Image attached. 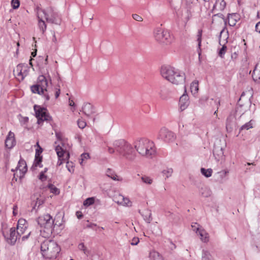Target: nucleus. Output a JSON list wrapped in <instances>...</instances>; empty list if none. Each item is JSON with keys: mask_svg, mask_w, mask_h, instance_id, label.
Returning <instances> with one entry per match:
<instances>
[{"mask_svg": "<svg viewBox=\"0 0 260 260\" xmlns=\"http://www.w3.org/2000/svg\"><path fill=\"white\" fill-rule=\"evenodd\" d=\"M134 147L142 156L152 158L156 155V148L154 142L145 138H138L133 143Z\"/></svg>", "mask_w": 260, "mask_h": 260, "instance_id": "nucleus-1", "label": "nucleus"}, {"mask_svg": "<svg viewBox=\"0 0 260 260\" xmlns=\"http://www.w3.org/2000/svg\"><path fill=\"white\" fill-rule=\"evenodd\" d=\"M116 152L120 156L129 161L136 158V154L133 146L123 139L116 140L113 143Z\"/></svg>", "mask_w": 260, "mask_h": 260, "instance_id": "nucleus-2", "label": "nucleus"}, {"mask_svg": "<svg viewBox=\"0 0 260 260\" xmlns=\"http://www.w3.org/2000/svg\"><path fill=\"white\" fill-rule=\"evenodd\" d=\"M160 73L163 78L176 85L183 83L185 79L184 73L170 66H162Z\"/></svg>", "mask_w": 260, "mask_h": 260, "instance_id": "nucleus-3", "label": "nucleus"}, {"mask_svg": "<svg viewBox=\"0 0 260 260\" xmlns=\"http://www.w3.org/2000/svg\"><path fill=\"white\" fill-rule=\"evenodd\" d=\"M41 250L44 257L51 259L57 257L60 251V248L55 241L47 240L42 243Z\"/></svg>", "mask_w": 260, "mask_h": 260, "instance_id": "nucleus-4", "label": "nucleus"}, {"mask_svg": "<svg viewBox=\"0 0 260 260\" xmlns=\"http://www.w3.org/2000/svg\"><path fill=\"white\" fill-rule=\"evenodd\" d=\"M48 86V82L46 78L44 75H40L38 78L37 84L32 85L30 89L32 93L43 95L46 101H49L50 96L46 93Z\"/></svg>", "mask_w": 260, "mask_h": 260, "instance_id": "nucleus-5", "label": "nucleus"}, {"mask_svg": "<svg viewBox=\"0 0 260 260\" xmlns=\"http://www.w3.org/2000/svg\"><path fill=\"white\" fill-rule=\"evenodd\" d=\"M38 12L43 15L47 22L60 24V19L57 13L54 11L52 8L48 7L45 9H40Z\"/></svg>", "mask_w": 260, "mask_h": 260, "instance_id": "nucleus-6", "label": "nucleus"}, {"mask_svg": "<svg viewBox=\"0 0 260 260\" xmlns=\"http://www.w3.org/2000/svg\"><path fill=\"white\" fill-rule=\"evenodd\" d=\"M153 36L156 41L162 44H168L171 43L172 41L169 31L164 29L160 26L154 29Z\"/></svg>", "mask_w": 260, "mask_h": 260, "instance_id": "nucleus-7", "label": "nucleus"}, {"mask_svg": "<svg viewBox=\"0 0 260 260\" xmlns=\"http://www.w3.org/2000/svg\"><path fill=\"white\" fill-rule=\"evenodd\" d=\"M37 222L41 227H44L46 229L48 234L52 233L55 226L54 219L50 214H46L40 216L37 219Z\"/></svg>", "mask_w": 260, "mask_h": 260, "instance_id": "nucleus-8", "label": "nucleus"}, {"mask_svg": "<svg viewBox=\"0 0 260 260\" xmlns=\"http://www.w3.org/2000/svg\"><path fill=\"white\" fill-rule=\"evenodd\" d=\"M157 138L165 142H172L175 140L176 136L172 132L166 127H162L159 131Z\"/></svg>", "mask_w": 260, "mask_h": 260, "instance_id": "nucleus-9", "label": "nucleus"}, {"mask_svg": "<svg viewBox=\"0 0 260 260\" xmlns=\"http://www.w3.org/2000/svg\"><path fill=\"white\" fill-rule=\"evenodd\" d=\"M29 71V69L27 64H19L14 70V73L19 80L22 81Z\"/></svg>", "mask_w": 260, "mask_h": 260, "instance_id": "nucleus-10", "label": "nucleus"}, {"mask_svg": "<svg viewBox=\"0 0 260 260\" xmlns=\"http://www.w3.org/2000/svg\"><path fill=\"white\" fill-rule=\"evenodd\" d=\"M3 236L6 241L11 245H14L19 236L17 235L15 228H12L9 232H4Z\"/></svg>", "mask_w": 260, "mask_h": 260, "instance_id": "nucleus-11", "label": "nucleus"}, {"mask_svg": "<svg viewBox=\"0 0 260 260\" xmlns=\"http://www.w3.org/2000/svg\"><path fill=\"white\" fill-rule=\"evenodd\" d=\"M34 110L35 111L36 116L38 118V124L42 123L45 120H48L49 115L46 113V109L42 108L40 106H34Z\"/></svg>", "mask_w": 260, "mask_h": 260, "instance_id": "nucleus-12", "label": "nucleus"}, {"mask_svg": "<svg viewBox=\"0 0 260 260\" xmlns=\"http://www.w3.org/2000/svg\"><path fill=\"white\" fill-rule=\"evenodd\" d=\"M55 150L58 158L57 165L60 166L62 164L64 160L69 158L70 154L63 148L62 146H60L59 144L55 146Z\"/></svg>", "mask_w": 260, "mask_h": 260, "instance_id": "nucleus-13", "label": "nucleus"}, {"mask_svg": "<svg viewBox=\"0 0 260 260\" xmlns=\"http://www.w3.org/2000/svg\"><path fill=\"white\" fill-rule=\"evenodd\" d=\"M27 170V165L25 161L23 159H20L18 161L17 167L15 169H12L11 171H19V179H21L23 177L25 173L26 172Z\"/></svg>", "mask_w": 260, "mask_h": 260, "instance_id": "nucleus-14", "label": "nucleus"}, {"mask_svg": "<svg viewBox=\"0 0 260 260\" xmlns=\"http://www.w3.org/2000/svg\"><path fill=\"white\" fill-rule=\"evenodd\" d=\"M186 91L185 90L183 94L180 98L179 100V106L180 109L181 111L186 109L189 105V97L188 95L186 94Z\"/></svg>", "mask_w": 260, "mask_h": 260, "instance_id": "nucleus-15", "label": "nucleus"}, {"mask_svg": "<svg viewBox=\"0 0 260 260\" xmlns=\"http://www.w3.org/2000/svg\"><path fill=\"white\" fill-rule=\"evenodd\" d=\"M6 147L9 149L12 148L15 145L14 134L10 132L5 140Z\"/></svg>", "mask_w": 260, "mask_h": 260, "instance_id": "nucleus-16", "label": "nucleus"}, {"mask_svg": "<svg viewBox=\"0 0 260 260\" xmlns=\"http://www.w3.org/2000/svg\"><path fill=\"white\" fill-rule=\"evenodd\" d=\"M83 113L88 117L95 112L93 107L90 103H85L82 108Z\"/></svg>", "mask_w": 260, "mask_h": 260, "instance_id": "nucleus-17", "label": "nucleus"}, {"mask_svg": "<svg viewBox=\"0 0 260 260\" xmlns=\"http://www.w3.org/2000/svg\"><path fill=\"white\" fill-rule=\"evenodd\" d=\"M196 233L200 236V239L203 242L207 243L209 241V235L205 230L197 228Z\"/></svg>", "mask_w": 260, "mask_h": 260, "instance_id": "nucleus-18", "label": "nucleus"}, {"mask_svg": "<svg viewBox=\"0 0 260 260\" xmlns=\"http://www.w3.org/2000/svg\"><path fill=\"white\" fill-rule=\"evenodd\" d=\"M213 152L215 158L218 160L223 156V148L222 146L215 145Z\"/></svg>", "mask_w": 260, "mask_h": 260, "instance_id": "nucleus-19", "label": "nucleus"}, {"mask_svg": "<svg viewBox=\"0 0 260 260\" xmlns=\"http://www.w3.org/2000/svg\"><path fill=\"white\" fill-rule=\"evenodd\" d=\"M45 201L44 198L42 197H37L36 199V201H33L31 203L32 206V209L31 211L33 210L37 211L39 207L44 204Z\"/></svg>", "mask_w": 260, "mask_h": 260, "instance_id": "nucleus-20", "label": "nucleus"}, {"mask_svg": "<svg viewBox=\"0 0 260 260\" xmlns=\"http://www.w3.org/2000/svg\"><path fill=\"white\" fill-rule=\"evenodd\" d=\"M38 25L41 31L44 33L46 29V25L44 21V18L39 12H38Z\"/></svg>", "mask_w": 260, "mask_h": 260, "instance_id": "nucleus-21", "label": "nucleus"}, {"mask_svg": "<svg viewBox=\"0 0 260 260\" xmlns=\"http://www.w3.org/2000/svg\"><path fill=\"white\" fill-rule=\"evenodd\" d=\"M170 92L171 90L168 87L166 86H162L160 87L159 95L161 99L166 100L167 99Z\"/></svg>", "mask_w": 260, "mask_h": 260, "instance_id": "nucleus-22", "label": "nucleus"}, {"mask_svg": "<svg viewBox=\"0 0 260 260\" xmlns=\"http://www.w3.org/2000/svg\"><path fill=\"white\" fill-rule=\"evenodd\" d=\"M252 78L255 82L260 80V63H257L252 73Z\"/></svg>", "mask_w": 260, "mask_h": 260, "instance_id": "nucleus-23", "label": "nucleus"}, {"mask_svg": "<svg viewBox=\"0 0 260 260\" xmlns=\"http://www.w3.org/2000/svg\"><path fill=\"white\" fill-rule=\"evenodd\" d=\"M226 3L224 0H217L213 6V11H222L224 9Z\"/></svg>", "mask_w": 260, "mask_h": 260, "instance_id": "nucleus-24", "label": "nucleus"}, {"mask_svg": "<svg viewBox=\"0 0 260 260\" xmlns=\"http://www.w3.org/2000/svg\"><path fill=\"white\" fill-rule=\"evenodd\" d=\"M139 212L142 215L144 219L148 223H150L152 220V218L151 217V211L148 209H146L143 212H141L140 210L139 211Z\"/></svg>", "mask_w": 260, "mask_h": 260, "instance_id": "nucleus-25", "label": "nucleus"}, {"mask_svg": "<svg viewBox=\"0 0 260 260\" xmlns=\"http://www.w3.org/2000/svg\"><path fill=\"white\" fill-rule=\"evenodd\" d=\"M254 124V121L253 120H250L249 121L246 122L240 127L239 129V132L240 133L243 130H248L253 128Z\"/></svg>", "mask_w": 260, "mask_h": 260, "instance_id": "nucleus-26", "label": "nucleus"}, {"mask_svg": "<svg viewBox=\"0 0 260 260\" xmlns=\"http://www.w3.org/2000/svg\"><path fill=\"white\" fill-rule=\"evenodd\" d=\"M235 120V117L233 115H230L226 119V128H232V126Z\"/></svg>", "mask_w": 260, "mask_h": 260, "instance_id": "nucleus-27", "label": "nucleus"}, {"mask_svg": "<svg viewBox=\"0 0 260 260\" xmlns=\"http://www.w3.org/2000/svg\"><path fill=\"white\" fill-rule=\"evenodd\" d=\"M150 260H162L161 256L155 251H151L149 253Z\"/></svg>", "mask_w": 260, "mask_h": 260, "instance_id": "nucleus-28", "label": "nucleus"}, {"mask_svg": "<svg viewBox=\"0 0 260 260\" xmlns=\"http://www.w3.org/2000/svg\"><path fill=\"white\" fill-rule=\"evenodd\" d=\"M199 90L198 81H193L190 84V91L192 94H196Z\"/></svg>", "mask_w": 260, "mask_h": 260, "instance_id": "nucleus-29", "label": "nucleus"}, {"mask_svg": "<svg viewBox=\"0 0 260 260\" xmlns=\"http://www.w3.org/2000/svg\"><path fill=\"white\" fill-rule=\"evenodd\" d=\"M228 173L229 171L225 170L218 172L217 173L218 181L221 182H222Z\"/></svg>", "mask_w": 260, "mask_h": 260, "instance_id": "nucleus-30", "label": "nucleus"}, {"mask_svg": "<svg viewBox=\"0 0 260 260\" xmlns=\"http://www.w3.org/2000/svg\"><path fill=\"white\" fill-rule=\"evenodd\" d=\"M106 175L111 178L113 180H119L117 178V176L115 174V172L111 169H108L106 172Z\"/></svg>", "mask_w": 260, "mask_h": 260, "instance_id": "nucleus-31", "label": "nucleus"}, {"mask_svg": "<svg viewBox=\"0 0 260 260\" xmlns=\"http://www.w3.org/2000/svg\"><path fill=\"white\" fill-rule=\"evenodd\" d=\"M202 260H213L210 253L207 250H202Z\"/></svg>", "mask_w": 260, "mask_h": 260, "instance_id": "nucleus-32", "label": "nucleus"}, {"mask_svg": "<svg viewBox=\"0 0 260 260\" xmlns=\"http://www.w3.org/2000/svg\"><path fill=\"white\" fill-rule=\"evenodd\" d=\"M201 172L206 177H210L212 176L213 171L211 169H206L205 168H201Z\"/></svg>", "mask_w": 260, "mask_h": 260, "instance_id": "nucleus-33", "label": "nucleus"}, {"mask_svg": "<svg viewBox=\"0 0 260 260\" xmlns=\"http://www.w3.org/2000/svg\"><path fill=\"white\" fill-rule=\"evenodd\" d=\"M90 158L89 154L88 153H82L79 158V162L81 165L83 166L84 161Z\"/></svg>", "mask_w": 260, "mask_h": 260, "instance_id": "nucleus-34", "label": "nucleus"}, {"mask_svg": "<svg viewBox=\"0 0 260 260\" xmlns=\"http://www.w3.org/2000/svg\"><path fill=\"white\" fill-rule=\"evenodd\" d=\"M200 193L204 197H208L210 195V191L206 187H202Z\"/></svg>", "mask_w": 260, "mask_h": 260, "instance_id": "nucleus-35", "label": "nucleus"}, {"mask_svg": "<svg viewBox=\"0 0 260 260\" xmlns=\"http://www.w3.org/2000/svg\"><path fill=\"white\" fill-rule=\"evenodd\" d=\"M124 196H123L121 194H119L117 197H115L114 200L115 202H116L118 204L121 205L122 206H125L126 203H122L123 199H124Z\"/></svg>", "mask_w": 260, "mask_h": 260, "instance_id": "nucleus-36", "label": "nucleus"}, {"mask_svg": "<svg viewBox=\"0 0 260 260\" xmlns=\"http://www.w3.org/2000/svg\"><path fill=\"white\" fill-rule=\"evenodd\" d=\"M42 157H35V160L34 162L33 166L34 167H39L40 168L43 167V165L42 164Z\"/></svg>", "mask_w": 260, "mask_h": 260, "instance_id": "nucleus-37", "label": "nucleus"}, {"mask_svg": "<svg viewBox=\"0 0 260 260\" xmlns=\"http://www.w3.org/2000/svg\"><path fill=\"white\" fill-rule=\"evenodd\" d=\"M20 226L21 227L28 226V224L27 221L23 218L19 219L17 222V228H20Z\"/></svg>", "mask_w": 260, "mask_h": 260, "instance_id": "nucleus-38", "label": "nucleus"}, {"mask_svg": "<svg viewBox=\"0 0 260 260\" xmlns=\"http://www.w3.org/2000/svg\"><path fill=\"white\" fill-rule=\"evenodd\" d=\"M162 173L164 176H165L166 178H169L172 175L173 173V169L172 168H168L166 170H164Z\"/></svg>", "mask_w": 260, "mask_h": 260, "instance_id": "nucleus-39", "label": "nucleus"}, {"mask_svg": "<svg viewBox=\"0 0 260 260\" xmlns=\"http://www.w3.org/2000/svg\"><path fill=\"white\" fill-rule=\"evenodd\" d=\"M48 188L50 189V191L55 194H58L59 193V189L52 184H49Z\"/></svg>", "mask_w": 260, "mask_h": 260, "instance_id": "nucleus-40", "label": "nucleus"}, {"mask_svg": "<svg viewBox=\"0 0 260 260\" xmlns=\"http://www.w3.org/2000/svg\"><path fill=\"white\" fill-rule=\"evenodd\" d=\"M94 200L93 198H88L86 199L83 203V205L85 206H89L94 203Z\"/></svg>", "mask_w": 260, "mask_h": 260, "instance_id": "nucleus-41", "label": "nucleus"}, {"mask_svg": "<svg viewBox=\"0 0 260 260\" xmlns=\"http://www.w3.org/2000/svg\"><path fill=\"white\" fill-rule=\"evenodd\" d=\"M27 228L28 226L21 227V226L20 228H17V235H18L20 237L24 233Z\"/></svg>", "mask_w": 260, "mask_h": 260, "instance_id": "nucleus-42", "label": "nucleus"}, {"mask_svg": "<svg viewBox=\"0 0 260 260\" xmlns=\"http://www.w3.org/2000/svg\"><path fill=\"white\" fill-rule=\"evenodd\" d=\"M141 180L144 183L147 184H151L152 183V179L146 176H142Z\"/></svg>", "mask_w": 260, "mask_h": 260, "instance_id": "nucleus-43", "label": "nucleus"}, {"mask_svg": "<svg viewBox=\"0 0 260 260\" xmlns=\"http://www.w3.org/2000/svg\"><path fill=\"white\" fill-rule=\"evenodd\" d=\"M202 34V30L201 29H199L198 31V34H197V41L198 42V47L199 49L200 48V47L201 45Z\"/></svg>", "mask_w": 260, "mask_h": 260, "instance_id": "nucleus-44", "label": "nucleus"}, {"mask_svg": "<svg viewBox=\"0 0 260 260\" xmlns=\"http://www.w3.org/2000/svg\"><path fill=\"white\" fill-rule=\"evenodd\" d=\"M226 50V46L225 45H223L218 52V55L221 58H223L224 55L225 53Z\"/></svg>", "mask_w": 260, "mask_h": 260, "instance_id": "nucleus-45", "label": "nucleus"}, {"mask_svg": "<svg viewBox=\"0 0 260 260\" xmlns=\"http://www.w3.org/2000/svg\"><path fill=\"white\" fill-rule=\"evenodd\" d=\"M12 7L13 9H17L20 5L19 0H12L11 1Z\"/></svg>", "mask_w": 260, "mask_h": 260, "instance_id": "nucleus-46", "label": "nucleus"}, {"mask_svg": "<svg viewBox=\"0 0 260 260\" xmlns=\"http://www.w3.org/2000/svg\"><path fill=\"white\" fill-rule=\"evenodd\" d=\"M77 123H78V125L79 127L80 128H84L86 125V122L82 119H79L78 120Z\"/></svg>", "mask_w": 260, "mask_h": 260, "instance_id": "nucleus-47", "label": "nucleus"}, {"mask_svg": "<svg viewBox=\"0 0 260 260\" xmlns=\"http://www.w3.org/2000/svg\"><path fill=\"white\" fill-rule=\"evenodd\" d=\"M67 168L68 170V171L71 173H73L74 169L73 168V166L72 165V162H69V161H67Z\"/></svg>", "mask_w": 260, "mask_h": 260, "instance_id": "nucleus-48", "label": "nucleus"}, {"mask_svg": "<svg viewBox=\"0 0 260 260\" xmlns=\"http://www.w3.org/2000/svg\"><path fill=\"white\" fill-rule=\"evenodd\" d=\"M38 178L41 181H44L47 180V177L46 175H45V173H43L41 172L38 176Z\"/></svg>", "mask_w": 260, "mask_h": 260, "instance_id": "nucleus-49", "label": "nucleus"}, {"mask_svg": "<svg viewBox=\"0 0 260 260\" xmlns=\"http://www.w3.org/2000/svg\"><path fill=\"white\" fill-rule=\"evenodd\" d=\"M132 17H133V18L136 21H143L142 17L137 14H133Z\"/></svg>", "mask_w": 260, "mask_h": 260, "instance_id": "nucleus-50", "label": "nucleus"}, {"mask_svg": "<svg viewBox=\"0 0 260 260\" xmlns=\"http://www.w3.org/2000/svg\"><path fill=\"white\" fill-rule=\"evenodd\" d=\"M216 17L220 18L222 19L223 20H224V15L222 13H220L214 14L212 16L213 20H214Z\"/></svg>", "mask_w": 260, "mask_h": 260, "instance_id": "nucleus-51", "label": "nucleus"}, {"mask_svg": "<svg viewBox=\"0 0 260 260\" xmlns=\"http://www.w3.org/2000/svg\"><path fill=\"white\" fill-rule=\"evenodd\" d=\"M42 151L43 149L41 147H40V149H37L36 150L35 157H42L41 155V154L42 153Z\"/></svg>", "mask_w": 260, "mask_h": 260, "instance_id": "nucleus-52", "label": "nucleus"}, {"mask_svg": "<svg viewBox=\"0 0 260 260\" xmlns=\"http://www.w3.org/2000/svg\"><path fill=\"white\" fill-rule=\"evenodd\" d=\"M139 242V239L138 237H134L133 238L131 245H137Z\"/></svg>", "mask_w": 260, "mask_h": 260, "instance_id": "nucleus-53", "label": "nucleus"}, {"mask_svg": "<svg viewBox=\"0 0 260 260\" xmlns=\"http://www.w3.org/2000/svg\"><path fill=\"white\" fill-rule=\"evenodd\" d=\"M122 203H125L126 204H125V206H132V202L130 201V200H129L128 198H126V197H124V199H123V202Z\"/></svg>", "mask_w": 260, "mask_h": 260, "instance_id": "nucleus-54", "label": "nucleus"}, {"mask_svg": "<svg viewBox=\"0 0 260 260\" xmlns=\"http://www.w3.org/2000/svg\"><path fill=\"white\" fill-rule=\"evenodd\" d=\"M13 214L14 216H16L17 214V209L18 207L17 205H14L13 208Z\"/></svg>", "mask_w": 260, "mask_h": 260, "instance_id": "nucleus-55", "label": "nucleus"}, {"mask_svg": "<svg viewBox=\"0 0 260 260\" xmlns=\"http://www.w3.org/2000/svg\"><path fill=\"white\" fill-rule=\"evenodd\" d=\"M28 121V118L27 117H23L22 120H20V122L22 124H25Z\"/></svg>", "mask_w": 260, "mask_h": 260, "instance_id": "nucleus-56", "label": "nucleus"}, {"mask_svg": "<svg viewBox=\"0 0 260 260\" xmlns=\"http://www.w3.org/2000/svg\"><path fill=\"white\" fill-rule=\"evenodd\" d=\"M108 151L109 153L110 154H113L115 152H116L115 151V148L114 147L113 148H112V147H109L108 148Z\"/></svg>", "mask_w": 260, "mask_h": 260, "instance_id": "nucleus-57", "label": "nucleus"}, {"mask_svg": "<svg viewBox=\"0 0 260 260\" xmlns=\"http://www.w3.org/2000/svg\"><path fill=\"white\" fill-rule=\"evenodd\" d=\"M76 214L78 219H81L83 216L82 212L80 211H77Z\"/></svg>", "mask_w": 260, "mask_h": 260, "instance_id": "nucleus-58", "label": "nucleus"}, {"mask_svg": "<svg viewBox=\"0 0 260 260\" xmlns=\"http://www.w3.org/2000/svg\"><path fill=\"white\" fill-rule=\"evenodd\" d=\"M16 172L14 174V177L13 178L12 180H15L16 181H17L18 178H19V174H18V172L16 171Z\"/></svg>", "mask_w": 260, "mask_h": 260, "instance_id": "nucleus-59", "label": "nucleus"}, {"mask_svg": "<svg viewBox=\"0 0 260 260\" xmlns=\"http://www.w3.org/2000/svg\"><path fill=\"white\" fill-rule=\"evenodd\" d=\"M85 248L86 247L83 243H80L78 245V248L81 250L83 251Z\"/></svg>", "mask_w": 260, "mask_h": 260, "instance_id": "nucleus-60", "label": "nucleus"}, {"mask_svg": "<svg viewBox=\"0 0 260 260\" xmlns=\"http://www.w3.org/2000/svg\"><path fill=\"white\" fill-rule=\"evenodd\" d=\"M255 30L260 33V21L257 23L255 25Z\"/></svg>", "mask_w": 260, "mask_h": 260, "instance_id": "nucleus-61", "label": "nucleus"}, {"mask_svg": "<svg viewBox=\"0 0 260 260\" xmlns=\"http://www.w3.org/2000/svg\"><path fill=\"white\" fill-rule=\"evenodd\" d=\"M199 225L197 223H194V224L191 225V227L192 229V230L194 231L196 233V229L197 228H199Z\"/></svg>", "mask_w": 260, "mask_h": 260, "instance_id": "nucleus-62", "label": "nucleus"}, {"mask_svg": "<svg viewBox=\"0 0 260 260\" xmlns=\"http://www.w3.org/2000/svg\"><path fill=\"white\" fill-rule=\"evenodd\" d=\"M30 233H31V232H29L26 235L23 236L21 238L22 241H25V240H27L28 239V237L30 236Z\"/></svg>", "mask_w": 260, "mask_h": 260, "instance_id": "nucleus-63", "label": "nucleus"}, {"mask_svg": "<svg viewBox=\"0 0 260 260\" xmlns=\"http://www.w3.org/2000/svg\"><path fill=\"white\" fill-rule=\"evenodd\" d=\"M96 226V224L91 223H89V224H87L86 225V227L88 228L93 229V227Z\"/></svg>", "mask_w": 260, "mask_h": 260, "instance_id": "nucleus-64", "label": "nucleus"}]
</instances>
